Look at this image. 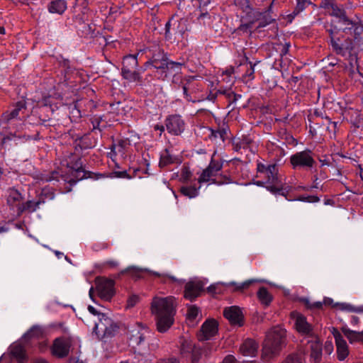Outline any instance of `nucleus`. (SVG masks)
Instances as JSON below:
<instances>
[{"mask_svg": "<svg viewBox=\"0 0 363 363\" xmlns=\"http://www.w3.org/2000/svg\"><path fill=\"white\" fill-rule=\"evenodd\" d=\"M255 66V64L252 65L251 62L247 61V59L245 60V62L240 64L239 69L240 72L245 71L242 74V78L245 82H248L254 79Z\"/></svg>", "mask_w": 363, "mask_h": 363, "instance_id": "a878e982", "label": "nucleus"}, {"mask_svg": "<svg viewBox=\"0 0 363 363\" xmlns=\"http://www.w3.org/2000/svg\"><path fill=\"white\" fill-rule=\"evenodd\" d=\"M223 363H235V358L233 355H228L223 359Z\"/></svg>", "mask_w": 363, "mask_h": 363, "instance_id": "338daca9", "label": "nucleus"}, {"mask_svg": "<svg viewBox=\"0 0 363 363\" xmlns=\"http://www.w3.org/2000/svg\"><path fill=\"white\" fill-rule=\"evenodd\" d=\"M283 363H302V361L298 355L292 354L289 356Z\"/></svg>", "mask_w": 363, "mask_h": 363, "instance_id": "5fc2aeb1", "label": "nucleus"}, {"mask_svg": "<svg viewBox=\"0 0 363 363\" xmlns=\"http://www.w3.org/2000/svg\"><path fill=\"white\" fill-rule=\"evenodd\" d=\"M311 348V358L315 363H319L322 358V344L316 337L308 341Z\"/></svg>", "mask_w": 363, "mask_h": 363, "instance_id": "b1692460", "label": "nucleus"}, {"mask_svg": "<svg viewBox=\"0 0 363 363\" xmlns=\"http://www.w3.org/2000/svg\"><path fill=\"white\" fill-rule=\"evenodd\" d=\"M337 347V359L340 361L344 360L349 354L348 346L339 331L334 329L333 333Z\"/></svg>", "mask_w": 363, "mask_h": 363, "instance_id": "aec40b11", "label": "nucleus"}, {"mask_svg": "<svg viewBox=\"0 0 363 363\" xmlns=\"http://www.w3.org/2000/svg\"><path fill=\"white\" fill-rule=\"evenodd\" d=\"M38 198H43L47 200H52L55 198V194L52 190L44 188Z\"/></svg>", "mask_w": 363, "mask_h": 363, "instance_id": "de8ad7c7", "label": "nucleus"}, {"mask_svg": "<svg viewBox=\"0 0 363 363\" xmlns=\"http://www.w3.org/2000/svg\"><path fill=\"white\" fill-rule=\"evenodd\" d=\"M184 23L185 21L182 20L178 23V26L176 32L179 33L180 35H183L186 30Z\"/></svg>", "mask_w": 363, "mask_h": 363, "instance_id": "4d7b16f0", "label": "nucleus"}, {"mask_svg": "<svg viewBox=\"0 0 363 363\" xmlns=\"http://www.w3.org/2000/svg\"><path fill=\"white\" fill-rule=\"evenodd\" d=\"M336 30L335 28L328 30L333 50L337 55L345 56L354 48L353 43L349 38L340 37Z\"/></svg>", "mask_w": 363, "mask_h": 363, "instance_id": "423d86ee", "label": "nucleus"}, {"mask_svg": "<svg viewBox=\"0 0 363 363\" xmlns=\"http://www.w3.org/2000/svg\"><path fill=\"white\" fill-rule=\"evenodd\" d=\"M327 6L330 10L331 15L337 17L339 22L344 26L343 28H340V30H342L344 33L352 30L354 22L346 16L345 11L342 8L339 7L333 3H329Z\"/></svg>", "mask_w": 363, "mask_h": 363, "instance_id": "ddd939ff", "label": "nucleus"}, {"mask_svg": "<svg viewBox=\"0 0 363 363\" xmlns=\"http://www.w3.org/2000/svg\"><path fill=\"white\" fill-rule=\"evenodd\" d=\"M71 343L68 339L59 337L55 340L51 347L52 354L57 357L62 358L68 355Z\"/></svg>", "mask_w": 363, "mask_h": 363, "instance_id": "dca6fc26", "label": "nucleus"}, {"mask_svg": "<svg viewBox=\"0 0 363 363\" xmlns=\"http://www.w3.org/2000/svg\"><path fill=\"white\" fill-rule=\"evenodd\" d=\"M111 178H120V179H131L133 178L126 170L123 171H113L111 173Z\"/></svg>", "mask_w": 363, "mask_h": 363, "instance_id": "49530a36", "label": "nucleus"}, {"mask_svg": "<svg viewBox=\"0 0 363 363\" xmlns=\"http://www.w3.org/2000/svg\"><path fill=\"white\" fill-rule=\"evenodd\" d=\"M183 94L186 101L197 103L205 101L203 96L199 95L201 89L193 80L187 82L182 87Z\"/></svg>", "mask_w": 363, "mask_h": 363, "instance_id": "9d476101", "label": "nucleus"}, {"mask_svg": "<svg viewBox=\"0 0 363 363\" xmlns=\"http://www.w3.org/2000/svg\"><path fill=\"white\" fill-rule=\"evenodd\" d=\"M217 174L207 167L200 174L198 182L199 184L211 182L217 185H223L233 183L232 179L227 175H220V178L214 179Z\"/></svg>", "mask_w": 363, "mask_h": 363, "instance_id": "9b49d317", "label": "nucleus"}, {"mask_svg": "<svg viewBox=\"0 0 363 363\" xmlns=\"http://www.w3.org/2000/svg\"><path fill=\"white\" fill-rule=\"evenodd\" d=\"M183 65H184V63L174 62V61L168 60L167 66L165 67V70L168 73H170V74H172L173 72H174V74H177L181 71L182 67Z\"/></svg>", "mask_w": 363, "mask_h": 363, "instance_id": "79ce46f5", "label": "nucleus"}, {"mask_svg": "<svg viewBox=\"0 0 363 363\" xmlns=\"http://www.w3.org/2000/svg\"><path fill=\"white\" fill-rule=\"evenodd\" d=\"M123 77L130 82H138L141 81L140 73L137 69H122Z\"/></svg>", "mask_w": 363, "mask_h": 363, "instance_id": "2f4dec72", "label": "nucleus"}, {"mask_svg": "<svg viewBox=\"0 0 363 363\" xmlns=\"http://www.w3.org/2000/svg\"><path fill=\"white\" fill-rule=\"evenodd\" d=\"M45 203V199L43 198H38L36 199L28 200L23 202L21 211L19 212V216L23 213H32L35 212L40 208V206Z\"/></svg>", "mask_w": 363, "mask_h": 363, "instance_id": "4be33fe9", "label": "nucleus"}, {"mask_svg": "<svg viewBox=\"0 0 363 363\" xmlns=\"http://www.w3.org/2000/svg\"><path fill=\"white\" fill-rule=\"evenodd\" d=\"M217 91L216 93H210L206 97H204L205 100H208L210 101H214L217 97Z\"/></svg>", "mask_w": 363, "mask_h": 363, "instance_id": "69168bd1", "label": "nucleus"}, {"mask_svg": "<svg viewBox=\"0 0 363 363\" xmlns=\"http://www.w3.org/2000/svg\"><path fill=\"white\" fill-rule=\"evenodd\" d=\"M115 282L109 279L96 278V289L99 297L106 301H110L115 294Z\"/></svg>", "mask_w": 363, "mask_h": 363, "instance_id": "0eeeda50", "label": "nucleus"}, {"mask_svg": "<svg viewBox=\"0 0 363 363\" xmlns=\"http://www.w3.org/2000/svg\"><path fill=\"white\" fill-rule=\"evenodd\" d=\"M291 316L295 321L294 325L298 333L303 335L313 336V326L307 321L306 318L303 315L297 312H293L291 313Z\"/></svg>", "mask_w": 363, "mask_h": 363, "instance_id": "f8f14e48", "label": "nucleus"}, {"mask_svg": "<svg viewBox=\"0 0 363 363\" xmlns=\"http://www.w3.org/2000/svg\"><path fill=\"white\" fill-rule=\"evenodd\" d=\"M99 323H96V328H100L101 330H103L102 327H104L105 332H106L108 330V327L112 326V320L109 318H108L104 313H99Z\"/></svg>", "mask_w": 363, "mask_h": 363, "instance_id": "4c0bfd02", "label": "nucleus"}, {"mask_svg": "<svg viewBox=\"0 0 363 363\" xmlns=\"http://www.w3.org/2000/svg\"><path fill=\"white\" fill-rule=\"evenodd\" d=\"M333 306L337 308L339 310L342 311L358 313L362 311V309L357 308L348 303H336Z\"/></svg>", "mask_w": 363, "mask_h": 363, "instance_id": "a19ab883", "label": "nucleus"}, {"mask_svg": "<svg viewBox=\"0 0 363 363\" xmlns=\"http://www.w3.org/2000/svg\"><path fill=\"white\" fill-rule=\"evenodd\" d=\"M258 345L252 340H245L240 347V352L244 356L254 357L257 352Z\"/></svg>", "mask_w": 363, "mask_h": 363, "instance_id": "393cba45", "label": "nucleus"}, {"mask_svg": "<svg viewBox=\"0 0 363 363\" xmlns=\"http://www.w3.org/2000/svg\"><path fill=\"white\" fill-rule=\"evenodd\" d=\"M167 132L172 135H179L185 130V122L180 115H170L165 119Z\"/></svg>", "mask_w": 363, "mask_h": 363, "instance_id": "1a4fd4ad", "label": "nucleus"}, {"mask_svg": "<svg viewBox=\"0 0 363 363\" xmlns=\"http://www.w3.org/2000/svg\"><path fill=\"white\" fill-rule=\"evenodd\" d=\"M217 93H218L219 94L225 95L230 103L236 102L238 99L241 98V95L235 94L230 89L220 88L217 91Z\"/></svg>", "mask_w": 363, "mask_h": 363, "instance_id": "e433bc0d", "label": "nucleus"}, {"mask_svg": "<svg viewBox=\"0 0 363 363\" xmlns=\"http://www.w3.org/2000/svg\"><path fill=\"white\" fill-rule=\"evenodd\" d=\"M180 351L181 354L184 355L186 354H192V363H198L199 359L200 351L196 348L194 344L191 340L182 339L180 341Z\"/></svg>", "mask_w": 363, "mask_h": 363, "instance_id": "412c9836", "label": "nucleus"}, {"mask_svg": "<svg viewBox=\"0 0 363 363\" xmlns=\"http://www.w3.org/2000/svg\"><path fill=\"white\" fill-rule=\"evenodd\" d=\"M150 332L148 328L143 326L140 323H137V328L132 330L129 337V344L133 347H135L142 344L147 334Z\"/></svg>", "mask_w": 363, "mask_h": 363, "instance_id": "f3484780", "label": "nucleus"}, {"mask_svg": "<svg viewBox=\"0 0 363 363\" xmlns=\"http://www.w3.org/2000/svg\"><path fill=\"white\" fill-rule=\"evenodd\" d=\"M168 57L164 52H159L154 54L152 57V62H153V67L156 69H161L165 71V67L167 66Z\"/></svg>", "mask_w": 363, "mask_h": 363, "instance_id": "cd10ccee", "label": "nucleus"}, {"mask_svg": "<svg viewBox=\"0 0 363 363\" xmlns=\"http://www.w3.org/2000/svg\"><path fill=\"white\" fill-rule=\"evenodd\" d=\"M43 334L42 327L39 325H33L23 336L24 338H38Z\"/></svg>", "mask_w": 363, "mask_h": 363, "instance_id": "58836bf2", "label": "nucleus"}, {"mask_svg": "<svg viewBox=\"0 0 363 363\" xmlns=\"http://www.w3.org/2000/svg\"><path fill=\"white\" fill-rule=\"evenodd\" d=\"M67 171L66 174H60L58 172L53 171L50 174H42L40 180L44 182H58L62 178L65 182L70 184H75L78 181L85 177L86 173L82 167L81 159H77L74 163L67 164Z\"/></svg>", "mask_w": 363, "mask_h": 363, "instance_id": "20e7f679", "label": "nucleus"}, {"mask_svg": "<svg viewBox=\"0 0 363 363\" xmlns=\"http://www.w3.org/2000/svg\"><path fill=\"white\" fill-rule=\"evenodd\" d=\"M152 274L153 275L157 276L159 277H162V278H166L167 277V278H169L174 283L182 284L184 281V280L178 279L174 276L170 275L169 274H160V273L156 272H152Z\"/></svg>", "mask_w": 363, "mask_h": 363, "instance_id": "09e8293b", "label": "nucleus"}, {"mask_svg": "<svg viewBox=\"0 0 363 363\" xmlns=\"http://www.w3.org/2000/svg\"><path fill=\"white\" fill-rule=\"evenodd\" d=\"M191 176V172L187 167H183L181 172V179L184 182H186L190 179Z\"/></svg>", "mask_w": 363, "mask_h": 363, "instance_id": "864d4df0", "label": "nucleus"}, {"mask_svg": "<svg viewBox=\"0 0 363 363\" xmlns=\"http://www.w3.org/2000/svg\"><path fill=\"white\" fill-rule=\"evenodd\" d=\"M286 331L277 325L270 329L267 335L262 349L263 358L269 359L279 353L286 345Z\"/></svg>", "mask_w": 363, "mask_h": 363, "instance_id": "7ed1b4c3", "label": "nucleus"}, {"mask_svg": "<svg viewBox=\"0 0 363 363\" xmlns=\"http://www.w3.org/2000/svg\"><path fill=\"white\" fill-rule=\"evenodd\" d=\"M264 177L266 179V183L267 185L266 186V189L273 194H277L281 190V182L279 180L278 177V169L276 165V170L274 174H269L268 172H265L264 174ZM264 182L258 181L257 182V184L258 186H262Z\"/></svg>", "mask_w": 363, "mask_h": 363, "instance_id": "4468645a", "label": "nucleus"}, {"mask_svg": "<svg viewBox=\"0 0 363 363\" xmlns=\"http://www.w3.org/2000/svg\"><path fill=\"white\" fill-rule=\"evenodd\" d=\"M176 300L173 296H155L151 303V311L155 315L157 329L160 333L167 332L174 321Z\"/></svg>", "mask_w": 363, "mask_h": 363, "instance_id": "f257e3e1", "label": "nucleus"}, {"mask_svg": "<svg viewBox=\"0 0 363 363\" xmlns=\"http://www.w3.org/2000/svg\"><path fill=\"white\" fill-rule=\"evenodd\" d=\"M139 301V297L136 295H132L127 301V307L132 308L136 305Z\"/></svg>", "mask_w": 363, "mask_h": 363, "instance_id": "6e6d98bb", "label": "nucleus"}, {"mask_svg": "<svg viewBox=\"0 0 363 363\" xmlns=\"http://www.w3.org/2000/svg\"><path fill=\"white\" fill-rule=\"evenodd\" d=\"M202 340H208L213 337L218 332V323L215 320H207L201 329Z\"/></svg>", "mask_w": 363, "mask_h": 363, "instance_id": "5701e85b", "label": "nucleus"}, {"mask_svg": "<svg viewBox=\"0 0 363 363\" xmlns=\"http://www.w3.org/2000/svg\"><path fill=\"white\" fill-rule=\"evenodd\" d=\"M341 330L350 343L359 341L363 342V331L357 332L352 330L347 325L342 326Z\"/></svg>", "mask_w": 363, "mask_h": 363, "instance_id": "7c9ffc66", "label": "nucleus"}, {"mask_svg": "<svg viewBox=\"0 0 363 363\" xmlns=\"http://www.w3.org/2000/svg\"><path fill=\"white\" fill-rule=\"evenodd\" d=\"M130 143L126 140H120L114 143L111 146V151L107 153L108 157H110L113 162H116L117 157L125 158L126 157L127 150L129 147ZM118 166L117 164H116Z\"/></svg>", "mask_w": 363, "mask_h": 363, "instance_id": "2eb2a0df", "label": "nucleus"}, {"mask_svg": "<svg viewBox=\"0 0 363 363\" xmlns=\"http://www.w3.org/2000/svg\"><path fill=\"white\" fill-rule=\"evenodd\" d=\"M225 134V132L224 130H211V133L210 135V138L212 140L219 138L222 141H224Z\"/></svg>", "mask_w": 363, "mask_h": 363, "instance_id": "603ef678", "label": "nucleus"}, {"mask_svg": "<svg viewBox=\"0 0 363 363\" xmlns=\"http://www.w3.org/2000/svg\"><path fill=\"white\" fill-rule=\"evenodd\" d=\"M69 113L72 115V117L79 118L82 116L81 112L75 103L70 104L69 106Z\"/></svg>", "mask_w": 363, "mask_h": 363, "instance_id": "3c124183", "label": "nucleus"}, {"mask_svg": "<svg viewBox=\"0 0 363 363\" xmlns=\"http://www.w3.org/2000/svg\"><path fill=\"white\" fill-rule=\"evenodd\" d=\"M216 155V152L213 154L211 157V162L207 167L208 169H209L211 171H213L216 174L218 173L219 171L221 170L223 167V162L218 160H214V155Z\"/></svg>", "mask_w": 363, "mask_h": 363, "instance_id": "37998d69", "label": "nucleus"}, {"mask_svg": "<svg viewBox=\"0 0 363 363\" xmlns=\"http://www.w3.org/2000/svg\"><path fill=\"white\" fill-rule=\"evenodd\" d=\"M310 2L307 0H296V6L291 13L289 15V18L292 20L300 13L303 11Z\"/></svg>", "mask_w": 363, "mask_h": 363, "instance_id": "c9c22d12", "label": "nucleus"}, {"mask_svg": "<svg viewBox=\"0 0 363 363\" xmlns=\"http://www.w3.org/2000/svg\"><path fill=\"white\" fill-rule=\"evenodd\" d=\"M251 140L248 138L243 137L240 141V147L245 148L250 143Z\"/></svg>", "mask_w": 363, "mask_h": 363, "instance_id": "680f3d73", "label": "nucleus"}, {"mask_svg": "<svg viewBox=\"0 0 363 363\" xmlns=\"http://www.w3.org/2000/svg\"><path fill=\"white\" fill-rule=\"evenodd\" d=\"M319 162L322 167L324 166H330V162L329 160L326 157H323V158L319 159Z\"/></svg>", "mask_w": 363, "mask_h": 363, "instance_id": "e2e57ef3", "label": "nucleus"}, {"mask_svg": "<svg viewBox=\"0 0 363 363\" xmlns=\"http://www.w3.org/2000/svg\"><path fill=\"white\" fill-rule=\"evenodd\" d=\"M11 354L15 357L19 363H23L26 359V352L24 347L19 342L13 343L11 347Z\"/></svg>", "mask_w": 363, "mask_h": 363, "instance_id": "c756f323", "label": "nucleus"}, {"mask_svg": "<svg viewBox=\"0 0 363 363\" xmlns=\"http://www.w3.org/2000/svg\"><path fill=\"white\" fill-rule=\"evenodd\" d=\"M254 281H255V280L251 279V280H248V281H244V282L240 283V284H238L235 282H230V283L228 284L227 286H234L235 291H242L244 289L247 288Z\"/></svg>", "mask_w": 363, "mask_h": 363, "instance_id": "a18cd8bd", "label": "nucleus"}, {"mask_svg": "<svg viewBox=\"0 0 363 363\" xmlns=\"http://www.w3.org/2000/svg\"><path fill=\"white\" fill-rule=\"evenodd\" d=\"M313 155V151L310 149H305L291 155L290 164L292 169L294 170L312 169L316 165Z\"/></svg>", "mask_w": 363, "mask_h": 363, "instance_id": "39448f33", "label": "nucleus"}, {"mask_svg": "<svg viewBox=\"0 0 363 363\" xmlns=\"http://www.w3.org/2000/svg\"><path fill=\"white\" fill-rule=\"evenodd\" d=\"M199 309L195 306H190L187 311V317L189 319L194 320L199 315Z\"/></svg>", "mask_w": 363, "mask_h": 363, "instance_id": "8fccbe9b", "label": "nucleus"}, {"mask_svg": "<svg viewBox=\"0 0 363 363\" xmlns=\"http://www.w3.org/2000/svg\"><path fill=\"white\" fill-rule=\"evenodd\" d=\"M174 161L172 156L169 154L167 149L164 150L160 155V167H164L172 163Z\"/></svg>", "mask_w": 363, "mask_h": 363, "instance_id": "ea45409f", "label": "nucleus"}, {"mask_svg": "<svg viewBox=\"0 0 363 363\" xmlns=\"http://www.w3.org/2000/svg\"><path fill=\"white\" fill-rule=\"evenodd\" d=\"M257 169L259 174H264L265 172H268V173L272 174H274V172H275L276 164L265 165L262 163H258Z\"/></svg>", "mask_w": 363, "mask_h": 363, "instance_id": "c03bdc74", "label": "nucleus"}, {"mask_svg": "<svg viewBox=\"0 0 363 363\" xmlns=\"http://www.w3.org/2000/svg\"><path fill=\"white\" fill-rule=\"evenodd\" d=\"M322 306H323V303L320 302V301H316V302H313V303H311L310 305H308V307L310 308H322Z\"/></svg>", "mask_w": 363, "mask_h": 363, "instance_id": "0e129e2a", "label": "nucleus"}, {"mask_svg": "<svg viewBox=\"0 0 363 363\" xmlns=\"http://www.w3.org/2000/svg\"><path fill=\"white\" fill-rule=\"evenodd\" d=\"M257 297L261 303L264 306H268L273 299L272 296L265 287H261L257 291Z\"/></svg>", "mask_w": 363, "mask_h": 363, "instance_id": "72a5a7b5", "label": "nucleus"}, {"mask_svg": "<svg viewBox=\"0 0 363 363\" xmlns=\"http://www.w3.org/2000/svg\"><path fill=\"white\" fill-rule=\"evenodd\" d=\"M325 351L330 354L333 350V346L331 342H326L325 345Z\"/></svg>", "mask_w": 363, "mask_h": 363, "instance_id": "774afa93", "label": "nucleus"}, {"mask_svg": "<svg viewBox=\"0 0 363 363\" xmlns=\"http://www.w3.org/2000/svg\"><path fill=\"white\" fill-rule=\"evenodd\" d=\"M25 110L26 103L24 101H21L16 103L11 111H6L2 115L1 125L3 128L11 130L9 133L11 136L4 138L3 143H5L6 139L12 140L22 137L18 133L23 129L22 121L25 118L23 115Z\"/></svg>", "mask_w": 363, "mask_h": 363, "instance_id": "f03ea898", "label": "nucleus"}, {"mask_svg": "<svg viewBox=\"0 0 363 363\" xmlns=\"http://www.w3.org/2000/svg\"><path fill=\"white\" fill-rule=\"evenodd\" d=\"M199 188L195 186H183L180 188V192L182 195L189 199H194L199 195Z\"/></svg>", "mask_w": 363, "mask_h": 363, "instance_id": "f704fd0d", "label": "nucleus"}, {"mask_svg": "<svg viewBox=\"0 0 363 363\" xmlns=\"http://www.w3.org/2000/svg\"><path fill=\"white\" fill-rule=\"evenodd\" d=\"M352 29L354 30V47L363 50V26L354 23Z\"/></svg>", "mask_w": 363, "mask_h": 363, "instance_id": "c85d7f7f", "label": "nucleus"}, {"mask_svg": "<svg viewBox=\"0 0 363 363\" xmlns=\"http://www.w3.org/2000/svg\"><path fill=\"white\" fill-rule=\"evenodd\" d=\"M23 202L22 194L16 189L11 188L7 191L6 203L13 216L19 217V212Z\"/></svg>", "mask_w": 363, "mask_h": 363, "instance_id": "6e6552de", "label": "nucleus"}, {"mask_svg": "<svg viewBox=\"0 0 363 363\" xmlns=\"http://www.w3.org/2000/svg\"><path fill=\"white\" fill-rule=\"evenodd\" d=\"M67 9L66 0H52L48 5V10L50 13L62 15Z\"/></svg>", "mask_w": 363, "mask_h": 363, "instance_id": "bb28decb", "label": "nucleus"}, {"mask_svg": "<svg viewBox=\"0 0 363 363\" xmlns=\"http://www.w3.org/2000/svg\"><path fill=\"white\" fill-rule=\"evenodd\" d=\"M223 315L232 325L241 326L242 325L243 316L240 308L238 306L225 308L223 311Z\"/></svg>", "mask_w": 363, "mask_h": 363, "instance_id": "6ab92c4d", "label": "nucleus"}, {"mask_svg": "<svg viewBox=\"0 0 363 363\" xmlns=\"http://www.w3.org/2000/svg\"><path fill=\"white\" fill-rule=\"evenodd\" d=\"M138 272V269L135 267H129L121 272V274H123L125 273H136Z\"/></svg>", "mask_w": 363, "mask_h": 363, "instance_id": "052dcab7", "label": "nucleus"}, {"mask_svg": "<svg viewBox=\"0 0 363 363\" xmlns=\"http://www.w3.org/2000/svg\"><path fill=\"white\" fill-rule=\"evenodd\" d=\"M157 363H180L179 359L176 357H170L168 359H163L160 360Z\"/></svg>", "mask_w": 363, "mask_h": 363, "instance_id": "bf43d9fd", "label": "nucleus"}, {"mask_svg": "<svg viewBox=\"0 0 363 363\" xmlns=\"http://www.w3.org/2000/svg\"><path fill=\"white\" fill-rule=\"evenodd\" d=\"M206 283L201 280H194L188 282L185 286L184 296L192 301L198 297L203 291Z\"/></svg>", "mask_w": 363, "mask_h": 363, "instance_id": "a211bd4d", "label": "nucleus"}, {"mask_svg": "<svg viewBox=\"0 0 363 363\" xmlns=\"http://www.w3.org/2000/svg\"><path fill=\"white\" fill-rule=\"evenodd\" d=\"M104 265L111 268H116L118 266V262L113 259L107 260L104 262Z\"/></svg>", "mask_w": 363, "mask_h": 363, "instance_id": "13d9d810", "label": "nucleus"}, {"mask_svg": "<svg viewBox=\"0 0 363 363\" xmlns=\"http://www.w3.org/2000/svg\"><path fill=\"white\" fill-rule=\"evenodd\" d=\"M138 67L137 55H129L124 57L122 69H137Z\"/></svg>", "mask_w": 363, "mask_h": 363, "instance_id": "473e14b6", "label": "nucleus"}]
</instances>
